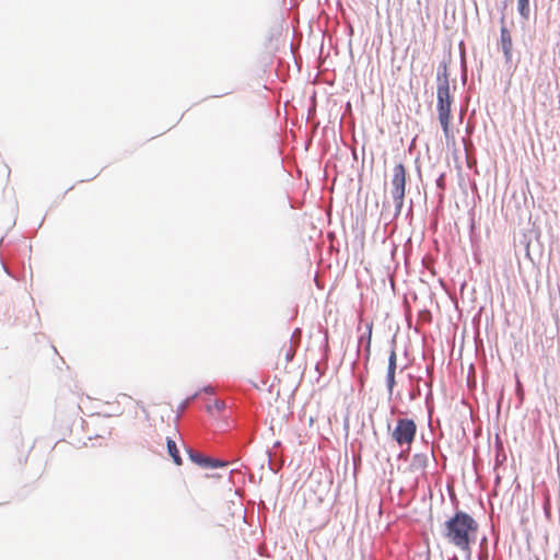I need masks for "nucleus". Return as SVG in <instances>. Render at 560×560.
Masks as SVG:
<instances>
[{
	"mask_svg": "<svg viewBox=\"0 0 560 560\" xmlns=\"http://www.w3.org/2000/svg\"><path fill=\"white\" fill-rule=\"evenodd\" d=\"M441 68L442 70H439L436 74L438 118L444 132L447 152L452 154L455 162H460L467 159L466 141L464 137L459 139L456 137L455 130L451 125L453 97L450 93L447 67L443 63Z\"/></svg>",
	"mask_w": 560,
	"mask_h": 560,
	"instance_id": "1",
	"label": "nucleus"
},
{
	"mask_svg": "<svg viewBox=\"0 0 560 560\" xmlns=\"http://www.w3.org/2000/svg\"><path fill=\"white\" fill-rule=\"evenodd\" d=\"M477 523L464 512H457L445 523V538L448 542L465 550L471 541L476 540Z\"/></svg>",
	"mask_w": 560,
	"mask_h": 560,
	"instance_id": "2",
	"label": "nucleus"
},
{
	"mask_svg": "<svg viewBox=\"0 0 560 560\" xmlns=\"http://www.w3.org/2000/svg\"><path fill=\"white\" fill-rule=\"evenodd\" d=\"M406 177L407 172L405 166L399 163L393 168V177H392V196L395 202L396 212L399 213L401 211L405 194H406Z\"/></svg>",
	"mask_w": 560,
	"mask_h": 560,
	"instance_id": "3",
	"label": "nucleus"
},
{
	"mask_svg": "<svg viewBox=\"0 0 560 560\" xmlns=\"http://www.w3.org/2000/svg\"><path fill=\"white\" fill-rule=\"evenodd\" d=\"M417 433V425L412 419L400 418L392 432L393 440L399 446H410Z\"/></svg>",
	"mask_w": 560,
	"mask_h": 560,
	"instance_id": "4",
	"label": "nucleus"
},
{
	"mask_svg": "<svg viewBox=\"0 0 560 560\" xmlns=\"http://www.w3.org/2000/svg\"><path fill=\"white\" fill-rule=\"evenodd\" d=\"M428 460L429 458L427 454H415L411 457L409 465L404 468L401 472L407 477L418 479V477L424 476Z\"/></svg>",
	"mask_w": 560,
	"mask_h": 560,
	"instance_id": "5",
	"label": "nucleus"
},
{
	"mask_svg": "<svg viewBox=\"0 0 560 560\" xmlns=\"http://www.w3.org/2000/svg\"><path fill=\"white\" fill-rule=\"evenodd\" d=\"M500 48L503 51L505 60L510 61L512 57V38L509 30L504 26L501 28Z\"/></svg>",
	"mask_w": 560,
	"mask_h": 560,
	"instance_id": "6",
	"label": "nucleus"
},
{
	"mask_svg": "<svg viewBox=\"0 0 560 560\" xmlns=\"http://www.w3.org/2000/svg\"><path fill=\"white\" fill-rule=\"evenodd\" d=\"M396 352L395 350L390 351L389 358H388V368H387V387L389 393L393 392V388L395 386V372H396Z\"/></svg>",
	"mask_w": 560,
	"mask_h": 560,
	"instance_id": "7",
	"label": "nucleus"
},
{
	"mask_svg": "<svg viewBox=\"0 0 560 560\" xmlns=\"http://www.w3.org/2000/svg\"><path fill=\"white\" fill-rule=\"evenodd\" d=\"M283 354L284 357V364L289 363L295 354V346L293 345L292 339H289L283 342L279 355Z\"/></svg>",
	"mask_w": 560,
	"mask_h": 560,
	"instance_id": "8",
	"label": "nucleus"
},
{
	"mask_svg": "<svg viewBox=\"0 0 560 560\" xmlns=\"http://www.w3.org/2000/svg\"><path fill=\"white\" fill-rule=\"evenodd\" d=\"M167 451H168L170 456L173 458L174 463L176 465H182V458L179 456V452L176 446V443L171 439H167Z\"/></svg>",
	"mask_w": 560,
	"mask_h": 560,
	"instance_id": "9",
	"label": "nucleus"
},
{
	"mask_svg": "<svg viewBox=\"0 0 560 560\" xmlns=\"http://www.w3.org/2000/svg\"><path fill=\"white\" fill-rule=\"evenodd\" d=\"M225 408V404L223 400L214 399L212 402H209L206 407L209 413H221Z\"/></svg>",
	"mask_w": 560,
	"mask_h": 560,
	"instance_id": "10",
	"label": "nucleus"
},
{
	"mask_svg": "<svg viewBox=\"0 0 560 560\" xmlns=\"http://www.w3.org/2000/svg\"><path fill=\"white\" fill-rule=\"evenodd\" d=\"M189 457L190 459L196 463L197 465L201 466V467H206L207 464H209L208 462V458L207 456H203L202 454L200 453H197V452H194L192 450H189Z\"/></svg>",
	"mask_w": 560,
	"mask_h": 560,
	"instance_id": "11",
	"label": "nucleus"
},
{
	"mask_svg": "<svg viewBox=\"0 0 560 560\" xmlns=\"http://www.w3.org/2000/svg\"><path fill=\"white\" fill-rule=\"evenodd\" d=\"M517 10L524 19L528 20L529 18V0H517Z\"/></svg>",
	"mask_w": 560,
	"mask_h": 560,
	"instance_id": "12",
	"label": "nucleus"
},
{
	"mask_svg": "<svg viewBox=\"0 0 560 560\" xmlns=\"http://www.w3.org/2000/svg\"><path fill=\"white\" fill-rule=\"evenodd\" d=\"M208 462L209 464L206 465V468L210 467V468H217V467H224L228 465L226 462H221V460H218V459H213V458H208Z\"/></svg>",
	"mask_w": 560,
	"mask_h": 560,
	"instance_id": "13",
	"label": "nucleus"
},
{
	"mask_svg": "<svg viewBox=\"0 0 560 560\" xmlns=\"http://www.w3.org/2000/svg\"><path fill=\"white\" fill-rule=\"evenodd\" d=\"M495 447H497V455H495V462L500 463V453L499 450L502 447V443L499 441V435H495Z\"/></svg>",
	"mask_w": 560,
	"mask_h": 560,
	"instance_id": "14",
	"label": "nucleus"
},
{
	"mask_svg": "<svg viewBox=\"0 0 560 560\" xmlns=\"http://www.w3.org/2000/svg\"><path fill=\"white\" fill-rule=\"evenodd\" d=\"M436 184L440 188H444V175L442 174L439 179L436 180Z\"/></svg>",
	"mask_w": 560,
	"mask_h": 560,
	"instance_id": "15",
	"label": "nucleus"
},
{
	"mask_svg": "<svg viewBox=\"0 0 560 560\" xmlns=\"http://www.w3.org/2000/svg\"><path fill=\"white\" fill-rule=\"evenodd\" d=\"M203 390L206 393H211L212 394L214 392V388L212 386H208V387H205Z\"/></svg>",
	"mask_w": 560,
	"mask_h": 560,
	"instance_id": "16",
	"label": "nucleus"
},
{
	"mask_svg": "<svg viewBox=\"0 0 560 560\" xmlns=\"http://www.w3.org/2000/svg\"><path fill=\"white\" fill-rule=\"evenodd\" d=\"M405 456H406L405 452H401V453L399 454V458H404Z\"/></svg>",
	"mask_w": 560,
	"mask_h": 560,
	"instance_id": "17",
	"label": "nucleus"
},
{
	"mask_svg": "<svg viewBox=\"0 0 560 560\" xmlns=\"http://www.w3.org/2000/svg\"><path fill=\"white\" fill-rule=\"evenodd\" d=\"M372 325L369 326V337L371 336Z\"/></svg>",
	"mask_w": 560,
	"mask_h": 560,
	"instance_id": "18",
	"label": "nucleus"
},
{
	"mask_svg": "<svg viewBox=\"0 0 560 560\" xmlns=\"http://www.w3.org/2000/svg\"><path fill=\"white\" fill-rule=\"evenodd\" d=\"M198 396V393L194 394L190 399H195Z\"/></svg>",
	"mask_w": 560,
	"mask_h": 560,
	"instance_id": "19",
	"label": "nucleus"
},
{
	"mask_svg": "<svg viewBox=\"0 0 560 560\" xmlns=\"http://www.w3.org/2000/svg\"><path fill=\"white\" fill-rule=\"evenodd\" d=\"M27 462V455L24 457L23 463Z\"/></svg>",
	"mask_w": 560,
	"mask_h": 560,
	"instance_id": "20",
	"label": "nucleus"
}]
</instances>
